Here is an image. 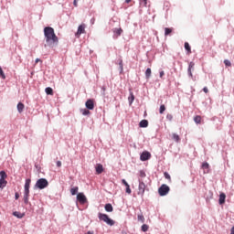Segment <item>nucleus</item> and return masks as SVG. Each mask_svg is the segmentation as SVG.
<instances>
[{"label": "nucleus", "instance_id": "obj_1", "mask_svg": "<svg viewBox=\"0 0 234 234\" xmlns=\"http://www.w3.org/2000/svg\"><path fill=\"white\" fill-rule=\"evenodd\" d=\"M44 36L46 40L45 47H50L51 48H54V47L59 43V38L58 36H56L54 28L51 27H47L44 28Z\"/></svg>", "mask_w": 234, "mask_h": 234}, {"label": "nucleus", "instance_id": "obj_2", "mask_svg": "<svg viewBox=\"0 0 234 234\" xmlns=\"http://www.w3.org/2000/svg\"><path fill=\"white\" fill-rule=\"evenodd\" d=\"M99 217V220H102V222H105L106 224H108V226H114L115 222L114 220H112L111 218H109V216L107 214H103L101 212H100L98 214Z\"/></svg>", "mask_w": 234, "mask_h": 234}, {"label": "nucleus", "instance_id": "obj_3", "mask_svg": "<svg viewBox=\"0 0 234 234\" xmlns=\"http://www.w3.org/2000/svg\"><path fill=\"white\" fill-rule=\"evenodd\" d=\"M35 187L45 189V187H48V181L46 178H40L37 181Z\"/></svg>", "mask_w": 234, "mask_h": 234}, {"label": "nucleus", "instance_id": "obj_4", "mask_svg": "<svg viewBox=\"0 0 234 234\" xmlns=\"http://www.w3.org/2000/svg\"><path fill=\"white\" fill-rule=\"evenodd\" d=\"M6 172L5 171H1L0 172V189H3V187H6V184L8 182L6 181Z\"/></svg>", "mask_w": 234, "mask_h": 234}, {"label": "nucleus", "instance_id": "obj_5", "mask_svg": "<svg viewBox=\"0 0 234 234\" xmlns=\"http://www.w3.org/2000/svg\"><path fill=\"white\" fill-rule=\"evenodd\" d=\"M169 186L167 185H162L159 189H158V193L160 195V197H165V195H167V193H169Z\"/></svg>", "mask_w": 234, "mask_h": 234}, {"label": "nucleus", "instance_id": "obj_6", "mask_svg": "<svg viewBox=\"0 0 234 234\" xmlns=\"http://www.w3.org/2000/svg\"><path fill=\"white\" fill-rule=\"evenodd\" d=\"M145 183L144 181H139V186H138V195H141V197H144L145 193Z\"/></svg>", "mask_w": 234, "mask_h": 234}, {"label": "nucleus", "instance_id": "obj_7", "mask_svg": "<svg viewBox=\"0 0 234 234\" xmlns=\"http://www.w3.org/2000/svg\"><path fill=\"white\" fill-rule=\"evenodd\" d=\"M85 28H87V25L81 24L79 26L77 33L75 34L76 37H80L81 34H85Z\"/></svg>", "mask_w": 234, "mask_h": 234}, {"label": "nucleus", "instance_id": "obj_8", "mask_svg": "<svg viewBox=\"0 0 234 234\" xmlns=\"http://www.w3.org/2000/svg\"><path fill=\"white\" fill-rule=\"evenodd\" d=\"M77 200L80 204H87V197H85V194L83 193H79L77 195Z\"/></svg>", "mask_w": 234, "mask_h": 234}, {"label": "nucleus", "instance_id": "obj_9", "mask_svg": "<svg viewBox=\"0 0 234 234\" xmlns=\"http://www.w3.org/2000/svg\"><path fill=\"white\" fill-rule=\"evenodd\" d=\"M149 158H151V153L149 152H143L140 156V160L142 162H146V160H149Z\"/></svg>", "mask_w": 234, "mask_h": 234}, {"label": "nucleus", "instance_id": "obj_10", "mask_svg": "<svg viewBox=\"0 0 234 234\" xmlns=\"http://www.w3.org/2000/svg\"><path fill=\"white\" fill-rule=\"evenodd\" d=\"M85 105L89 111H94V100H91V99L88 100Z\"/></svg>", "mask_w": 234, "mask_h": 234}, {"label": "nucleus", "instance_id": "obj_11", "mask_svg": "<svg viewBox=\"0 0 234 234\" xmlns=\"http://www.w3.org/2000/svg\"><path fill=\"white\" fill-rule=\"evenodd\" d=\"M32 183V180L30 178L26 179L25 183V192L24 193H30V184Z\"/></svg>", "mask_w": 234, "mask_h": 234}, {"label": "nucleus", "instance_id": "obj_12", "mask_svg": "<svg viewBox=\"0 0 234 234\" xmlns=\"http://www.w3.org/2000/svg\"><path fill=\"white\" fill-rule=\"evenodd\" d=\"M95 170H96L97 175H101V173H103V165L97 164L95 166Z\"/></svg>", "mask_w": 234, "mask_h": 234}, {"label": "nucleus", "instance_id": "obj_13", "mask_svg": "<svg viewBox=\"0 0 234 234\" xmlns=\"http://www.w3.org/2000/svg\"><path fill=\"white\" fill-rule=\"evenodd\" d=\"M218 204L222 206L223 204H226V194L221 193L219 195Z\"/></svg>", "mask_w": 234, "mask_h": 234}, {"label": "nucleus", "instance_id": "obj_14", "mask_svg": "<svg viewBox=\"0 0 234 234\" xmlns=\"http://www.w3.org/2000/svg\"><path fill=\"white\" fill-rule=\"evenodd\" d=\"M104 209H105V211H107L108 213H112V211H113L112 205L110 204V203L106 204L105 207H104Z\"/></svg>", "mask_w": 234, "mask_h": 234}, {"label": "nucleus", "instance_id": "obj_15", "mask_svg": "<svg viewBox=\"0 0 234 234\" xmlns=\"http://www.w3.org/2000/svg\"><path fill=\"white\" fill-rule=\"evenodd\" d=\"M149 122L147 120H142L139 123V127L145 128L148 127Z\"/></svg>", "mask_w": 234, "mask_h": 234}, {"label": "nucleus", "instance_id": "obj_16", "mask_svg": "<svg viewBox=\"0 0 234 234\" xmlns=\"http://www.w3.org/2000/svg\"><path fill=\"white\" fill-rule=\"evenodd\" d=\"M18 112H23L25 111V104L23 102H19L16 106Z\"/></svg>", "mask_w": 234, "mask_h": 234}, {"label": "nucleus", "instance_id": "obj_17", "mask_svg": "<svg viewBox=\"0 0 234 234\" xmlns=\"http://www.w3.org/2000/svg\"><path fill=\"white\" fill-rule=\"evenodd\" d=\"M45 92L49 96H54V90L50 87L46 88Z\"/></svg>", "mask_w": 234, "mask_h": 234}, {"label": "nucleus", "instance_id": "obj_18", "mask_svg": "<svg viewBox=\"0 0 234 234\" xmlns=\"http://www.w3.org/2000/svg\"><path fill=\"white\" fill-rule=\"evenodd\" d=\"M202 169H204V173H209V164L203 163L202 164Z\"/></svg>", "mask_w": 234, "mask_h": 234}, {"label": "nucleus", "instance_id": "obj_19", "mask_svg": "<svg viewBox=\"0 0 234 234\" xmlns=\"http://www.w3.org/2000/svg\"><path fill=\"white\" fill-rule=\"evenodd\" d=\"M14 217H16V218H23L25 217V214L19 212V211H15L13 212Z\"/></svg>", "mask_w": 234, "mask_h": 234}, {"label": "nucleus", "instance_id": "obj_20", "mask_svg": "<svg viewBox=\"0 0 234 234\" xmlns=\"http://www.w3.org/2000/svg\"><path fill=\"white\" fill-rule=\"evenodd\" d=\"M137 220L139 222H142V224H144V222H145V218L144 217V214H138Z\"/></svg>", "mask_w": 234, "mask_h": 234}, {"label": "nucleus", "instance_id": "obj_21", "mask_svg": "<svg viewBox=\"0 0 234 234\" xmlns=\"http://www.w3.org/2000/svg\"><path fill=\"white\" fill-rule=\"evenodd\" d=\"M172 140H174V142H176L178 144V142H180V136L176 133H173Z\"/></svg>", "mask_w": 234, "mask_h": 234}, {"label": "nucleus", "instance_id": "obj_22", "mask_svg": "<svg viewBox=\"0 0 234 234\" xmlns=\"http://www.w3.org/2000/svg\"><path fill=\"white\" fill-rule=\"evenodd\" d=\"M195 69V63L190 62V63H189V66H188V73H189V76H193V73L191 72V69Z\"/></svg>", "mask_w": 234, "mask_h": 234}, {"label": "nucleus", "instance_id": "obj_23", "mask_svg": "<svg viewBox=\"0 0 234 234\" xmlns=\"http://www.w3.org/2000/svg\"><path fill=\"white\" fill-rule=\"evenodd\" d=\"M173 33V28L165 27V36H169Z\"/></svg>", "mask_w": 234, "mask_h": 234}, {"label": "nucleus", "instance_id": "obj_24", "mask_svg": "<svg viewBox=\"0 0 234 234\" xmlns=\"http://www.w3.org/2000/svg\"><path fill=\"white\" fill-rule=\"evenodd\" d=\"M79 189H80V188H79L78 186H75V187L70 188V193H71V195H72V196L78 195Z\"/></svg>", "mask_w": 234, "mask_h": 234}, {"label": "nucleus", "instance_id": "obj_25", "mask_svg": "<svg viewBox=\"0 0 234 234\" xmlns=\"http://www.w3.org/2000/svg\"><path fill=\"white\" fill-rule=\"evenodd\" d=\"M128 101L130 105L133 104V101H134V94L133 92H130V96L128 97Z\"/></svg>", "mask_w": 234, "mask_h": 234}, {"label": "nucleus", "instance_id": "obj_26", "mask_svg": "<svg viewBox=\"0 0 234 234\" xmlns=\"http://www.w3.org/2000/svg\"><path fill=\"white\" fill-rule=\"evenodd\" d=\"M28 197H30V193L24 192V202H25V204H28Z\"/></svg>", "mask_w": 234, "mask_h": 234}, {"label": "nucleus", "instance_id": "obj_27", "mask_svg": "<svg viewBox=\"0 0 234 234\" xmlns=\"http://www.w3.org/2000/svg\"><path fill=\"white\" fill-rule=\"evenodd\" d=\"M151 74H152V71H151V68H148L145 71V78L147 80H149V78H151Z\"/></svg>", "mask_w": 234, "mask_h": 234}, {"label": "nucleus", "instance_id": "obj_28", "mask_svg": "<svg viewBox=\"0 0 234 234\" xmlns=\"http://www.w3.org/2000/svg\"><path fill=\"white\" fill-rule=\"evenodd\" d=\"M81 114H83V116H89V114H90V111L87 110V109H82L80 111Z\"/></svg>", "mask_w": 234, "mask_h": 234}, {"label": "nucleus", "instance_id": "obj_29", "mask_svg": "<svg viewBox=\"0 0 234 234\" xmlns=\"http://www.w3.org/2000/svg\"><path fill=\"white\" fill-rule=\"evenodd\" d=\"M114 34H116L117 36H122V32H123V29L122 28H115L113 30Z\"/></svg>", "mask_w": 234, "mask_h": 234}, {"label": "nucleus", "instance_id": "obj_30", "mask_svg": "<svg viewBox=\"0 0 234 234\" xmlns=\"http://www.w3.org/2000/svg\"><path fill=\"white\" fill-rule=\"evenodd\" d=\"M185 48L188 52V54H191V46H189V43H185Z\"/></svg>", "mask_w": 234, "mask_h": 234}, {"label": "nucleus", "instance_id": "obj_31", "mask_svg": "<svg viewBox=\"0 0 234 234\" xmlns=\"http://www.w3.org/2000/svg\"><path fill=\"white\" fill-rule=\"evenodd\" d=\"M142 231H144V233H145V231H149V225L147 224H144L141 228Z\"/></svg>", "mask_w": 234, "mask_h": 234}, {"label": "nucleus", "instance_id": "obj_32", "mask_svg": "<svg viewBox=\"0 0 234 234\" xmlns=\"http://www.w3.org/2000/svg\"><path fill=\"white\" fill-rule=\"evenodd\" d=\"M194 122H195L196 123H200V122H202V117H200L199 115L196 116V117L194 118Z\"/></svg>", "mask_w": 234, "mask_h": 234}, {"label": "nucleus", "instance_id": "obj_33", "mask_svg": "<svg viewBox=\"0 0 234 234\" xmlns=\"http://www.w3.org/2000/svg\"><path fill=\"white\" fill-rule=\"evenodd\" d=\"M160 114H164L165 112V105L162 104L159 109Z\"/></svg>", "mask_w": 234, "mask_h": 234}, {"label": "nucleus", "instance_id": "obj_34", "mask_svg": "<svg viewBox=\"0 0 234 234\" xmlns=\"http://www.w3.org/2000/svg\"><path fill=\"white\" fill-rule=\"evenodd\" d=\"M0 77L2 80H6V76L5 75V71H3V69H0Z\"/></svg>", "mask_w": 234, "mask_h": 234}, {"label": "nucleus", "instance_id": "obj_35", "mask_svg": "<svg viewBox=\"0 0 234 234\" xmlns=\"http://www.w3.org/2000/svg\"><path fill=\"white\" fill-rule=\"evenodd\" d=\"M164 175H165V178H166V180H169V182H171V176L169 175V173L165 172Z\"/></svg>", "mask_w": 234, "mask_h": 234}, {"label": "nucleus", "instance_id": "obj_36", "mask_svg": "<svg viewBox=\"0 0 234 234\" xmlns=\"http://www.w3.org/2000/svg\"><path fill=\"white\" fill-rule=\"evenodd\" d=\"M119 67H120V69H121V72H123V60H120L119 61Z\"/></svg>", "mask_w": 234, "mask_h": 234}, {"label": "nucleus", "instance_id": "obj_37", "mask_svg": "<svg viewBox=\"0 0 234 234\" xmlns=\"http://www.w3.org/2000/svg\"><path fill=\"white\" fill-rule=\"evenodd\" d=\"M224 63H225L226 67H231V61H229V59H225Z\"/></svg>", "mask_w": 234, "mask_h": 234}, {"label": "nucleus", "instance_id": "obj_38", "mask_svg": "<svg viewBox=\"0 0 234 234\" xmlns=\"http://www.w3.org/2000/svg\"><path fill=\"white\" fill-rule=\"evenodd\" d=\"M122 184H123V186H125V187H129V183H127V181L125 179L122 180Z\"/></svg>", "mask_w": 234, "mask_h": 234}, {"label": "nucleus", "instance_id": "obj_39", "mask_svg": "<svg viewBox=\"0 0 234 234\" xmlns=\"http://www.w3.org/2000/svg\"><path fill=\"white\" fill-rule=\"evenodd\" d=\"M126 193H127L128 195H131L132 190H131V186H126Z\"/></svg>", "mask_w": 234, "mask_h": 234}, {"label": "nucleus", "instance_id": "obj_40", "mask_svg": "<svg viewBox=\"0 0 234 234\" xmlns=\"http://www.w3.org/2000/svg\"><path fill=\"white\" fill-rule=\"evenodd\" d=\"M159 76L160 78H164V76H165V72L160 71Z\"/></svg>", "mask_w": 234, "mask_h": 234}, {"label": "nucleus", "instance_id": "obj_41", "mask_svg": "<svg viewBox=\"0 0 234 234\" xmlns=\"http://www.w3.org/2000/svg\"><path fill=\"white\" fill-rule=\"evenodd\" d=\"M203 91H204L206 94H207V92H209V90H207V87H205V88H203Z\"/></svg>", "mask_w": 234, "mask_h": 234}, {"label": "nucleus", "instance_id": "obj_42", "mask_svg": "<svg viewBox=\"0 0 234 234\" xmlns=\"http://www.w3.org/2000/svg\"><path fill=\"white\" fill-rule=\"evenodd\" d=\"M39 62L42 63L43 61L40 58H36L35 63L37 64Z\"/></svg>", "mask_w": 234, "mask_h": 234}, {"label": "nucleus", "instance_id": "obj_43", "mask_svg": "<svg viewBox=\"0 0 234 234\" xmlns=\"http://www.w3.org/2000/svg\"><path fill=\"white\" fill-rule=\"evenodd\" d=\"M140 176H142V178H144L145 176V173L144 171L140 172Z\"/></svg>", "mask_w": 234, "mask_h": 234}, {"label": "nucleus", "instance_id": "obj_44", "mask_svg": "<svg viewBox=\"0 0 234 234\" xmlns=\"http://www.w3.org/2000/svg\"><path fill=\"white\" fill-rule=\"evenodd\" d=\"M15 198H16V200H18V199H19V193L16 192V193L15 194Z\"/></svg>", "mask_w": 234, "mask_h": 234}, {"label": "nucleus", "instance_id": "obj_45", "mask_svg": "<svg viewBox=\"0 0 234 234\" xmlns=\"http://www.w3.org/2000/svg\"><path fill=\"white\" fill-rule=\"evenodd\" d=\"M57 167H61V161L57 162Z\"/></svg>", "mask_w": 234, "mask_h": 234}, {"label": "nucleus", "instance_id": "obj_46", "mask_svg": "<svg viewBox=\"0 0 234 234\" xmlns=\"http://www.w3.org/2000/svg\"><path fill=\"white\" fill-rule=\"evenodd\" d=\"M230 234H234V227L231 228Z\"/></svg>", "mask_w": 234, "mask_h": 234}, {"label": "nucleus", "instance_id": "obj_47", "mask_svg": "<svg viewBox=\"0 0 234 234\" xmlns=\"http://www.w3.org/2000/svg\"><path fill=\"white\" fill-rule=\"evenodd\" d=\"M86 234H94V232H92V231H88Z\"/></svg>", "mask_w": 234, "mask_h": 234}, {"label": "nucleus", "instance_id": "obj_48", "mask_svg": "<svg viewBox=\"0 0 234 234\" xmlns=\"http://www.w3.org/2000/svg\"><path fill=\"white\" fill-rule=\"evenodd\" d=\"M131 1H133V0H125V3L129 4V3H131Z\"/></svg>", "mask_w": 234, "mask_h": 234}, {"label": "nucleus", "instance_id": "obj_49", "mask_svg": "<svg viewBox=\"0 0 234 234\" xmlns=\"http://www.w3.org/2000/svg\"><path fill=\"white\" fill-rule=\"evenodd\" d=\"M144 5H147V0H143Z\"/></svg>", "mask_w": 234, "mask_h": 234}, {"label": "nucleus", "instance_id": "obj_50", "mask_svg": "<svg viewBox=\"0 0 234 234\" xmlns=\"http://www.w3.org/2000/svg\"><path fill=\"white\" fill-rule=\"evenodd\" d=\"M3 68H1V66H0V70L2 69Z\"/></svg>", "mask_w": 234, "mask_h": 234}]
</instances>
